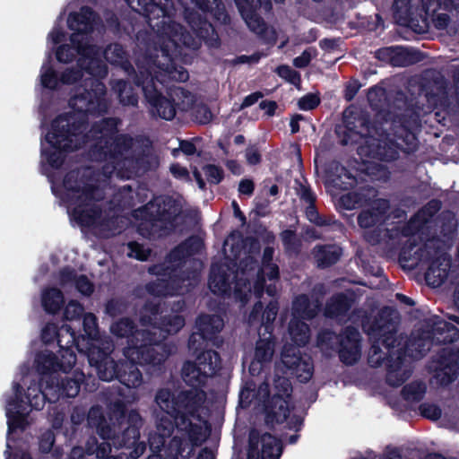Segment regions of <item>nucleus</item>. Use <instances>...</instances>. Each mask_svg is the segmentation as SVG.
<instances>
[{
	"mask_svg": "<svg viewBox=\"0 0 459 459\" xmlns=\"http://www.w3.org/2000/svg\"><path fill=\"white\" fill-rule=\"evenodd\" d=\"M67 22L74 30L71 45L60 46L56 51V59L69 63L78 56L80 69L76 70L83 74V78H88L91 91L73 97L70 100L72 112L61 115L52 122L46 142L42 143V158L51 167L58 168L65 152L89 143L91 159L104 163L102 178H93L91 169L71 171L63 181L61 197L67 204L72 219L81 226L92 228L98 233H117L122 229L124 219L114 211H102V204H98L103 197L100 187L113 175L128 178L133 173L146 170L149 167L144 165L143 158L135 157L134 140L117 134L114 118L101 119L92 126L88 134H82L86 129V119L108 109L105 85L97 79L105 77L108 69L89 37L98 24L91 11L82 8L79 13H71Z\"/></svg>",
	"mask_w": 459,
	"mask_h": 459,
	"instance_id": "1",
	"label": "nucleus"
},
{
	"mask_svg": "<svg viewBox=\"0 0 459 459\" xmlns=\"http://www.w3.org/2000/svg\"><path fill=\"white\" fill-rule=\"evenodd\" d=\"M206 394L202 391H185L177 397L169 389H160L155 395V403L165 413L150 435L152 449L164 445V438L170 437L167 455L175 457L184 451L190 452L202 445L210 435V427L204 415Z\"/></svg>",
	"mask_w": 459,
	"mask_h": 459,
	"instance_id": "2",
	"label": "nucleus"
},
{
	"mask_svg": "<svg viewBox=\"0 0 459 459\" xmlns=\"http://www.w3.org/2000/svg\"><path fill=\"white\" fill-rule=\"evenodd\" d=\"M76 363V355L74 351L65 350L59 351L56 357L53 352L43 351L35 359V367L39 373L46 375L45 387L39 388L36 384L30 385L27 392L22 396L19 385H13V398L7 401L6 417L8 436L15 429H24L30 424L29 417L30 408L39 410L44 406L45 401L50 403L57 401L61 396L74 397L79 394L81 383L84 374L74 369L72 377L61 378L60 373L68 374Z\"/></svg>",
	"mask_w": 459,
	"mask_h": 459,
	"instance_id": "3",
	"label": "nucleus"
},
{
	"mask_svg": "<svg viewBox=\"0 0 459 459\" xmlns=\"http://www.w3.org/2000/svg\"><path fill=\"white\" fill-rule=\"evenodd\" d=\"M167 19L168 21L164 20L156 31V43L160 46L161 55H157L156 59L148 61L146 68L140 64L137 65L139 72L148 70L151 74L150 69H153L152 65L159 68V72H155V78L160 84L166 82L167 79L179 82L188 79V74L185 69H178L172 65V58L181 46L197 48L204 40L209 47L215 48L219 43L218 35L212 24L203 19L197 12L186 10V20L195 36L186 32L181 24L171 18Z\"/></svg>",
	"mask_w": 459,
	"mask_h": 459,
	"instance_id": "4",
	"label": "nucleus"
},
{
	"mask_svg": "<svg viewBox=\"0 0 459 459\" xmlns=\"http://www.w3.org/2000/svg\"><path fill=\"white\" fill-rule=\"evenodd\" d=\"M396 323L397 315L390 307H384L373 318L367 317L362 321V327L372 341L368 363L372 367H378L386 360V381L393 386L401 385L411 374V361L403 355L401 342L397 343V348L394 344L397 339L389 342L395 332Z\"/></svg>",
	"mask_w": 459,
	"mask_h": 459,
	"instance_id": "5",
	"label": "nucleus"
},
{
	"mask_svg": "<svg viewBox=\"0 0 459 459\" xmlns=\"http://www.w3.org/2000/svg\"><path fill=\"white\" fill-rule=\"evenodd\" d=\"M344 129L339 133L345 134L342 140V144L359 143L358 153L367 161V159H378L392 160L398 157L401 151L412 152L417 147V139L406 126H400L395 132V143L389 134H379L375 130V135L369 134L370 130L368 121L363 116H350L344 112Z\"/></svg>",
	"mask_w": 459,
	"mask_h": 459,
	"instance_id": "6",
	"label": "nucleus"
},
{
	"mask_svg": "<svg viewBox=\"0 0 459 459\" xmlns=\"http://www.w3.org/2000/svg\"><path fill=\"white\" fill-rule=\"evenodd\" d=\"M158 304L149 301L140 312V323L146 330L138 332L126 350V355L134 361L141 363L161 364L171 349L160 343L169 334L177 333L185 325V319L179 315L164 316L160 325H157Z\"/></svg>",
	"mask_w": 459,
	"mask_h": 459,
	"instance_id": "7",
	"label": "nucleus"
},
{
	"mask_svg": "<svg viewBox=\"0 0 459 459\" xmlns=\"http://www.w3.org/2000/svg\"><path fill=\"white\" fill-rule=\"evenodd\" d=\"M274 250L268 247L264 248L262 259V266L257 269L255 262L250 255L242 257L238 269L234 273L232 279L235 280L234 291L242 300L246 301L251 292V281L254 291L259 296L264 289L265 277L269 281L277 280L279 277V268L273 262Z\"/></svg>",
	"mask_w": 459,
	"mask_h": 459,
	"instance_id": "8",
	"label": "nucleus"
},
{
	"mask_svg": "<svg viewBox=\"0 0 459 459\" xmlns=\"http://www.w3.org/2000/svg\"><path fill=\"white\" fill-rule=\"evenodd\" d=\"M128 427L118 436L109 425L107 424L100 407H92L88 414V424L95 428L103 440L112 441L116 448L132 449V459L139 458L145 451V444L139 441V428L142 426V418L135 411H131L127 415Z\"/></svg>",
	"mask_w": 459,
	"mask_h": 459,
	"instance_id": "9",
	"label": "nucleus"
},
{
	"mask_svg": "<svg viewBox=\"0 0 459 459\" xmlns=\"http://www.w3.org/2000/svg\"><path fill=\"white\" fill-rule=\"evenodd\" d=\"M135 215L143 220L139 226L142 234L147 230L150 235L161 236L183 221V204L180 200L160 197L136 211Z\"/></svg>",
	"mask_w": 459,
	"mask_h": 459,
	"instance_id": "10",
	"label": "nucleus"
},
{
	"mask_svg": "<svg viewBox=\"0 0 459 459\" xmlns=\"http://www.w3.org/2000/svg\"><path fill=\"white\" fill-rule=\"evenodd\" d=\"M137 83L142 85L145 98L152 107V112L166 120L175 117L176 107L184 110L192 103V96L180 87L170 91L169 99L162 97L158 91L153 76H151L148 70L140 71Z\"/></svg>",
	"mask_w": 459,
	"mask_h": 459,
	"instance_id": "11",
	"label": "nucleus"
},
{
	"mask_svg": "<svg viewBox=\"0 0 459 459\" xmlns=\"http://www.w3.org/2000/svg\"><path fill=\"white\" fill-rule=\"evenodd\" d=\"M291 393L290 383L286 377L274 379L272 399L266 405V420L268 422H287L290 429H296L302 423V419L290 411L289 397Z\"/></svg>",
	"mask_w": 459,
	"mask_h": 459,
	"instance_id": "12",
	"label": "nucleus"
},
{
	"mask_svg": "<svg viewBox=\"0 0 459 459\" xmlns=\"http://www.w3.org/2000/svg\"><path fill=\"white\" fill-rule=\"evenodd\" d=\"M220 368L219 354L213 351H206L197 356L195 361H186L182 368L184 382L192 386L190 391H204L202 389Z\"/></svg>",
	"mask_w": 459,
	"mask_h": 459,
	"instance_id": "13",
	"label": "nucleus"
},
{
	"mask_svg": "<svg viewBox=\"0 0 459 459\" xmlns=\"http://www.w3.org/2000/svg\"><path fill=\"white\" fill-rule=\"evenodd\" d=\"M319 301L316 299L309 300L306 295L299 296L292 305V318L289 325V335L297 346L306 345L310 339L307 325L301 321L313 318L318 312Z\"/></svg>",
	"mask_w": 459,
	"mask_h": 459,
	"instance_id": "14",
	"label": "nucleus"
},
{
	"mask_svg": "<svg viewBox=\"0 0 459 459\" xmlns=\"http://www.w3.org/2000/svg\"><path fill=\"white\" fill-rule=\"evenodd\" d=\"M334 339L339 341V355L343 363L351 365L360 359V334L357 329L348 327L339 337L330 332L322 333L318 336V345L324 349L328 342Z\"/></svg>",
	"mask_w": 459,
	"mask_h": 459,
	"instance_id": "15",
	"label": "nucleus"
},
{
	"mask_svg": "<svg viewBox=\"0 0 459 459\" xmlns=\"http://www.w3.org/2000/svg\"><path fill=\"white\" fill-rule=\"evenodd\" d=\"M114 345L110 338L100 340L93 344L91 348L87 349L89 363L95 367L99 377L103 381H111L117 377L119 369L109 353L113 351Z\"/></svg>",
	"mask_w": 459,
	"mask_h": 459,
	"instance_id": "16",
	"label": "nucleus"
},
{
	"mask_svg": "<svg viewBox=\"0 0 459 459\" xmlns=\"http://www.w3.org/2000/svg\"><path fill=\"white\" fill-rule=\"evenodd\" d=\"M281 453L282 444L276 437L256 429L250 432L247 459H279Z\"/></svg>",
	"mask_w": 459,
	"mask_h": 459,
	"instance_id": "17",
	"label": "nucleus"
},
{
	"mask_svg": "<svg viewBox=\"0 0 459 459\" xmlns=\"http://www.w3.org/2000/svg\"><path fill=\"white\" fill-rule=\"evenodd\" d=\"M238 6L242 18L247 27L257 35L264 36L267 39H273V32L269 31L263 19L256 13L258 8L264 11L271 9L270 0H235ZM277 3L283 0H274Z\"/></svg>",
	"mask_w": 459,
	"mask_h": 459,
	"instance_id": "18",
	"label": "nucleus"
},
{
	"mask_svg": "<svg viewBox=\"0 0 459 459\" xmlns=\"http://www.w3.org/2000/svg\"><path fill=\"white\" fill-rule=\"evenodd\" d=\"M281 363L290 373L295 376L300 382H307L313 375V365L307 355H301L297 347L285 344L281 355Z\"/></svg>",
	"mask_w": 459,
	"mask_h": 459,
	"instance_id": "19",
	"label": "nucleus"
},
{
	"mask_svg": "<svg viewBox=\"0 0 459 459\" xmlns=\"http://www.w3.org/2000/svg\"><path fill=\"white\" fill-rule=\"evenodd\" d=\"M40 82L43 87L50 90L56 89L60 83L79 84L82 87H86L88 86V78H83V74L74 68H67L58 77L50 64L45 63L40 70Z\"/></svg>",
	"mask_w": 459,
	"mask_h": 459,
	"instance_id": "20",
	"label": "nucleus"
},
{
	"mask_svg": "<svg viewBox=\"0 0 459 459\" xmlns=\"http://www.w3.org/2000/svg\"><path fill=\"white\" fill-rule=\"evenodd\" d=\"M393 310L397 315L396 325H398V313L394 309ZM394 338L397 339V342L394 344L397 347V343L401 342L403 352H407L408 357L413 359H420L424 356L430 350L433 344V339L429 331L413 333L408 341H404V338L402 335L397 334V325H395V332L393 334V337L389 340V342H393Z\"/></svg>",
	"mask_w": 459,
	"mask_h": 459,
	"instance_id": "21",
	"label": "nucleus"
},
{
	"mask_svg": "<svg viewBox=\"0 0 459 459\" xmlns=\"http://www.w3.org/2000/svg\"><path fill=\"white\" fill-rule=\"evenodd\" d=\"M150 273L157 275L169 276V281L163 278H159L155 281L147 285V292L154 298L166 295L183 294L185 291L189 290L188 286L191 285V283L184 286L178 285V280L170 276L171 272L169 266L165 268L162 265H155L150 268Z\"/></svg>",
	"mask_w": 459,
	"mask_h": 459,
	"instance_id": "22",
	"label": "nucleus"
},
{
	"mask_svg": "<svg viewBox=\"0 0 459 459\" xmlns=\"http://www.w3.org/2000/svg\"><path fill=\"white\" fill-rule=\"evenodd\" d=\"M274 350L275 341L272 332H259V339L255 343L254 358L249 368L253 375L258 373L265 364L271 362Z\"/></svg>",
	"mask_w": 459,
	"mask_h": 459,
	"instance_id": "23",
	"label": "nucleus"
},
{
	"mask_svg": "<svg viewBox=\"0 0 459 459\" xmlns=\"http://www.w3.org/2000/svg\"><path fill=\"white\" fill-rule=\"evenodd\" d=\"M363 207L364 209L358 216V223L361 228L367 229L384 221L389 204L385 199L370 198Z\"/></svg>",
	"mask_w": 459,
	"mask_h": 459,
	"instance_id": "24",
	"label": "nucleus"
},
{
	"mask_svg": "<svg viewBox=\"0 0 459 459\" xmlns=\"http://www.w3.org/2000/svg\"><path fill=\"white\" fill-rule=\"evenodd\" d=\"M430 368L435 372V377L440 385H448L459 376V356L446 353L438 364L431 365Z\"/></svg>",
	"mask_w": 459,
	"mask_h": 459,
	"instance_id": "25",
	"label": "nucleus"
},
{
	"mask_svg": "<svg viewBox=\"0 0 459 459\" xmlns=\"http://www.w3.org/2000/svg\"><path fill=\"white\" fill-rule=\"evenodd\" d=\"M127 4L139 13H143L148 17L150 26L158 29L161 26L163 21H168L170 18L168 14L166 8L160 6L154 0H126Z\"/></svg>",
	"mask_w": 459,
	"mask_h": 459,
	"instance_id": "26",
	"label": "nucleus"
},
{
	"mask_svg": "<svg viewBox=\"0 0 459 459\" xmlns=\"http://www.w3.org/2000/svg\"><path fill=\"white\" fill-rule=\"evenodd\" d=\"M59 283L65 290L75 286L84 296H90L94 290L93 284L85 275H77L73 270L64 269L59 273Z\"/></svg>",
	"mask_w": 459,
	"mask_h": 459,
	"instance_id": "27",
	"label": "nucleus"
},
{
	"mask_svg": "<svg viewBox=\"0 0 459 459\" xmlns=\"http://www.w3.org/2000/svg\"><path fill=\"white\" fill-rule=\"evenodd\" d=\"M450 268V259L446 254L437 255L426 273V281L429 285L436 288L446 280Z\"/></svg>",
	"mask_w": 459,
	"mask_h": 459,
	"instance_id": "28",
	"label": "nucleus"
},
{
	"mask_svg": "<svg viewBox=\"0 0 459 459\" xmlns=\"http://www.w3.org/2000/svg\"><path fill=\"white\" fill-rule=\"evenodd\" d=\"M128 362L122 364L121 368H119L117 378L119 381L127 387L136 388L141 385L143 378L142 374L136 364L139 365H152L157 366L158 364L153 363H141L138 361H134L130 359L126 355H124Z\"/></svg>",
	"mask_w": 459,
	"mask_h": 459,
	"instance_id": "29",
	"label": "nucleus"
},
{
	"mask_svg": "<svg viewBox=\"0 0 459 459\" xmlns=\"http://www.w3.org/2000/svg\"><path fill=\"white\" fill-rule=\"evenodd\" d=\"M262 309V303L256 302L249 315L248 322L251 325L261 323L264 325V332L271 331L270 325L275 320L278 314V304L276 301H271L261 315Z\"/></svg>",
	"mask_w": 459,
	"mask_h": 459,
	"instance_id": "30",
	"label": "nucleus"
},
{
	"mask_svg": "<svg viewBox=\"0 0 459 459\" xmlns=\"http://www.w3.org/2000/svg\"><path fill=\"white\" fill-rule=\"evenodd\" d=\"M229 267L227 265H212L209 278V288L216 294L226 293L230 289L231 282L230 279L231 274H228Z\"/></svg>",
	"mask_w": 459,
	"mask_h": 459,
	"instance_id": "31",
	"label": "nucleus"
},
{
	"mask_svg": "<svg viewBox=\"0 0 459 459\" xmlns=\"http://www.w3.org/2000/svg\"><path fill=\"white\" fill-rule=\"evenodd\" d=\"M224 323L219 316H201L196 320V328L205 339L212 341L215 339L216 333L223 328Z\"/></svg>",
	"mask_w": 459,
	"mask_h": 459,
	"instance_id": "32",
	"label": "nucleus"
},
{
	"mask_svg": "<svg viewBox=\"0 0 459 459\" xmlns=\"http://www.w3.org/2000/svg\"><path fill=\"white\" fill-rule=\"evenodd\" d=\"M328 180L333 186L340 189H348L353 186L356 179L341 164L334 162L329 169Z\"/></svg>",
	"mask_w": 459,
	"mask_h": 459,
	"instance_id": "33",
	"label": "nucleus"
},
{
	"mask_svg": "<svg viewBox=\"0 0 459 459\" xmlns=\"http://www.w3.org/2000/svg\"><path fill=\"white\" fill-rule=\"evenodd\" d=\"M111 445L112 441L105 440L101 444L98 445V442L95 437H90L86 443V454L87 455H96L99 459H128L131 457L130 454L128 455H124L123 453L118 455H110L111 452Z\"/></svg>",
	"mask_w": 459,
	"mask_h": 459,
	"instance_id": "34",
	"label": "nucleus"
},
{
	"mask_svg": "<svg viewBox=\"0 0 459 459\" xmlns=\"http://www.w3.org/2000/svg\"><path fill=\"white\" fill-rule=\"evenodd\" d=\"M142 328L134 331V323L128 318H122L110 325V333L117 338H126L127 340V345L124 348V355H126V350L130 346V342L134 335L138 332L146 330V327L141 325Z\"/></svg>",
	"mask_w": 459,
	"mask_h": 459,
	"instance_id": "35",
	"label": "nucleus"
},
{
	"mask_svg": "<svg viewBox=\"0 0 459 459\" xmlns=\"http://www.w3.org/2000/svg\"><path fill=\"white\" fill-rule=\"evenodd\" d=\"M394 16L402 25H407L417 12V6L411 0H394L393 4Z\"/></svg>",
	"mask_w": 459,
	"mask_h": 459,
	"instance_id": "36",
	"label": "nucleus"
},
{
	"mask_svg": "<svg viewBox=\"0 0 459 459\" xmlns=\"http://www.w3.org/2000/svg\"><path fill=\"white\" fill-rule=\"evenodd\" d=\"M374 195L373 191H367V193H347L340 197L339 205L346 210L363 207Z\"/></svg>",
	"mask_w": 459,
	"mask_h": 459,
	"instance_id": "37",
	"label": "nucleus"
},
{
	"mask_svg": "<svg viewBox=\"0 0 459 459\" xmlns=\"http://www.w3.org/2000/svg\"><path fill=\"white\" fill-rule=\"evenodd\" d=\"M342 255V249L336 246L316 247L314 256L319 266L335 264Z\"/></svg>",
	"mask_w": 459,
	"mask_h": 459,
	"instance_id": "38",
	"label": "nucleus"
},
{
	"mask_svg": "<svg viewBox=\"0 0 459 459\" xmlns=\"http://www.w3.org/2000/svg\"><path fill=\"white\" fill-rule=\"evenodd\" d=\"M41 302L47 312L55 314L64 303L63 293L56 288L46 289L42 292Z\"/></svg>",
	"mask_w": 459,
	"mask_h": 459,
	"instance_id": "39",
	"label": "nucleus"
},
{
	"mask_svg": "<svg viewBox=\"0 0 459 459\" xmlns=\"http://www.w3.org/2000/svg\"><path fill=\"white\" fill-rule=\"evenodd\" d=\"M105 59L112 65H120L128 70L127 56L123 48L118 44H111L103 52Z\"/></svg>",
	"mask_w": 459,
	"mask_h": 459,
	"instance_id": "40",
	"label": "nucleus"
},
{
	"mask_svg": "<svg viewBox=\"0 0 459 459\" xmlns=\"http://www.w3.org/2000/svg\"><path fill=\"white\" fill-rule=\"evenodd\" d=\"M112 90L115 91L123 105L135 106L137 97L133 93V89L123 80L113 81Z\"/></svg>",
	"mask_w": 459,
	"mask_h": 459,
	"instance_id": "41",
	"label": "nucleus"
},
{
	"mask_svg": "<svg viewBox=\"0 0 459 459\" xmlns=\"http://www.w3.org/2000/svg\"><path fill=\"white\" fill-rule=\"evenodd\" d=\"M83 329L85 334L89 339V347L91 348L93 344L97 343L100 340H105L108 338L107 336L100 337L99 334L98 325H97V317L91 314L87 313L83 316Z\"/></svg>",
	"mask_w": 459,
	"mask_h": 459,
	"instance_id": "42",
	"label": "nucleus"
},
{
	"mask_svg": "<svg viewBox=\"0 0 459 459\" xmlns=\"http://www.w3.org/2000/svg\"><path fill=\"white\" fill-rule=\"evenodd\" d=\"M201 247L202 242L199 238H191L170 253L169 261L176 262L177 260H180L184 255H190L197 252Z\"/></svg>",
	"mask_w": 459,
	"mask_h": 459,
	"instance_id": "43",
	"label": "nucleus"
},
{
	"mask_svg": "<svg viewBox=\"0 0 459 459\" xmlns=\"http://www.w3.org/2000/svg\"><path fill=\"white\" fill-rule=\"evenodd\" d=\"M57 342L60 347V351L65 350L73 351L72 347L76 342L75 333L68 325H64L57 332Z\"/></svg>",
	"mask_w": 459,
	"mask_h": 459,
	"instance_id": "44",
	"label": "nucleus"
},
{
	"mask_svg": "<svg viewBox=\"0 0 459 459\" xmlns=\"http://www.w3.org/2000/svg\"><path fill=\"white\" fill-rule=\"evenodd\" d=\"M349 308V300L343 294L334 296L325 307V315L328 316H335Z\"/></svg>",
	"mask_w": 459,
	"mask_h": 459,
	"instance_id": "45",
	"label": "nucleus"
},
{
	"mask_svg": "<svg viewBox=\"0 0 459 459\" xmlns=\"http://www.w3.org/2000/svg\"><path fill=\"white\" fill-rule=\"evenodd\" d=\"M426 391V386L422 383H411L403 387L402 393L405 400L410 402L420 401Z\"/></svg>",
	"mask_w": 459,
	"mask_h": 459,
	"instance_id": "46",
	"label": "nucleus"
},
{
	"mask_svg": "<svg viewBox=\"0 0 459 459\" xmlns=\"http://www.w3.org/2000/svg\"><path fill=\"white\" fill-rule=\"evenodd\" d=\"M438 210L439 203L437 201H431L416 214L411 223L415 228H419L420 224L427 222Z\"/></svg>",
	"mask_w": 459,
	"mask_h": 459,
	"instance_id": "47",
	"label": "nucleus"
},
{
	"mask_svg": "<svg viewBox=\"0 0 459 459\" xmlns=\"http://www.w3.org/2000/svg\"><path fill=\"white\" fill-rule=\"evenodd\" d=\"M171 437H172V435L170 436V437H166L164 438V440H165L164 445H162L160 448L151 449L152 454L150 455L147 459H178V457L179 455H181V456H188L191 454L193 449L190 452L184 451V452H182L181 454L178 455L175 457L168 456L167 455V448L169 446V440L171 439ZM150 448H152V447L150 446Z\"/></svg>",
	"mask_w": 459,
	"mask_h": 459,
	"instance_id": "48",
	"label": "nucleus"
},
{
	"mask_svg": "<svg viewBox=\"0 0 459 459\" xmlns=\"http://www.w3.org/2000/svg\"><path fill=\"white\" fill-rule=\"evenodd\" d=\"M385 91L380 87L372 88L368 93V100L370 105L376 109L382 107L383 103L385 101Z\"/></svg>",
	"mask_w": 459,
	"mask_h": 459,
	"instance_id": "49",
	"label": "nucleus"
},
{
	"mask_svg": "<svg viewBox=\"0 0 459 459\" xmlns=\"http://www.w3.org/2000/svg\"><path fill=\"white\" fill-rule=\"evenodd\" d=\"M83 307L77 301L71 300L65 307L64 316L66 320L78 319L83 314Z\"/></svg>",
	"mask_w": 459,
	"mask_h": 459,
	"instance_id": "50",
	"label": "nucleus"
},
{
	"mask_svg": "<svg viewBox=\"0 0 459 459\" xmlns=\"http://www.w3.org/2000/svg\"><path fill=\"white\" fill-rule=\"evenodd\" d=\"M195 121L200 124H207L212 118V114L206 105L199 104L194 108L193 111Z\"/></svg>",
	"mask_w": 459,
	"mask_h": 459,
	"instance_id": "51",
	"label": "nucleus"
},
{
	"mask_svg": "<svg viewBox=\"0 0 459 459\" xmlns=\"http://www.w3.org/2000/svg\"><path fill=\"white\" fill-rule=\"evenodd\" d=\"M128 249V255L138 260L144 261L150 255V249L135 242L129 243Z\"/></svg>",
	"mask_w": 459,
	"mask_h": 459,
	"instance_id": "52",
	"label": "nucleus"
},
{
	"mask_svg": "<svg viewBox=\"0 0 459 459\" xmlns=\"http://www.w3.org/2000/svg\"><path fill=\"white\" fill-rule=\"evenodd\" d=\"M320 103V99L317 94L308 93L302 98H300L298 101V105L300 109L303 110H311L318 106Z\"/></svg>",
	"mask_w": 459,
	"mask_h": 459,
	"instance_id": "53",
	"label": "nucleus"
},
{
	"mask_svg": "<svg viewBox=\"0 0 459 459\" xmlns=\"http://www.w3.org/2000/svg\"><path fill=\"white\" fill-rule=\"evenodd\" d=\"M279 76L281 78L287 80L288 82L297 84L300 81V76L299 73H297L295 70L291 69L288 65H281L276 70Z\"/></svg>",
	"mask_w": 459,
	"mask_h": 459,
	"instance_id": "54",
	"label": "nucleus"
},
{
	"mask_svg": "<svg viewBox=\"0 0 459 459\" xmlns=\"http://www.w3.org/2000/svg\"><path fill=\"white\" fill-rule=\"evenodd\" d=\"M316 55V50L314 48H307L303 53L293 60V65L298 68L306 67L311 59Z\"/></svg>",
	"mask_w": 459,
	"mask_h": 459,
	"instance_id": "55",
	"label": "nucleus"
},
{
	"mask_svg": "<svg viewBox=\"0 0 459 459\" xmlns=\"http://www.w3.org/2000/svg\"><path fill=\"white\" fill-rule=\"evenodd\" d=\"M55 441V437L52 431H45L39 437V450L42 453L50 452Z\"/></svg>",
	"mask_w": 459,
	"mask_h": 459,
	"instance_id": "56",
	"label": "nucleus"
},
{
	"mask_svg": "<svg viewBox=\"0 0 459 459\" xmlns=\"http://www.w3.org/2000/svg\"><path fill=\"white\" fill-rule=\"evenodd\" d=\"M421 414L430 420H437L441 416V410L435 404L423 403L420 405Z\"/></svg>",
	"mask_w": 459,
	"mask_h": 459,
	"instance_id": "57",
	"label": "nucleus"
},
{
	"mask_svg": "<svg viewBox=\"0 0 459 459\" xmlns=\"http://www.w3.org/2000/svg\"><path fill=\"white\" fill-rule=\"evenodd\" d=\"M207 179L213 184H218L222 178V170L214 165H207L204 168Z\"/></svg>",
	"mask_w": 459,
	"mask_h": 459,
	"instance_id": "58",
	"label": "nucleus"
},
{
	"mask_svg": "<svg viewBox=\"0 0 459 459\" xmlns=\"http://www.w3.org/2000/svg\"><path fill=\"white\" fill-rule=\"evenodd\" d=\"M429 255V251L428 247L424 248H419L415 253L413 257H410L406 255V252L403 251V256L404 259H408L411 261V266H417L421 261H423L425 258H427Z\"/></svg>",
	"mask_w": 459,
	"mask_h": 459,
	"instance_id": "59",
	"label": "nucleus"
},
{
	"mask_svg": "<svg viewBox=\"0 0 459 459\" xmlns=\"http://www.w3.org/2000/svg\"><path fill=\"white\" fill-rule=\"evenodd\" d=\"M58 330L54 324H48L42 330L41 336L44 342L48 343L57 336Z\"/></svg>",
	"mask_w": 459,
	"mask_h": 459,
	"instance_id": "60",
	"label": "nucleus"
},
{
	"mask_svg": "<svg viewBox=\"0 0 459 459\" xmlns=\"http://www.w3.org/2000/svg\"><path fill=\"white\" fill-rule=\"evenodd\" d=\"M245 157H246L247 162L249 165H256L261 161L260 152L255 146L248 147L246 150Z\"/></svg>",
	"mask_w": 459,
	"mask_h": 459,
	"instance_id": "61",
	"label": "nucleus"
},
{
	"mask_svg": "<svg viewBox=\"0 0 459 459\" xmlns=\"http://www.w3.org/2000/svg\"><path fill=\"white\" fill-rule=\"evenodd\" d=\"M125 304L118 300H111L106 306V312L111 316H116L125 310Z\"/></svg>",
	"mask_w": 459,
	"mask_h": 459,
	"instance_id": "62",
	"label": "nucleus"
},
{
	"mask_svg": "<svg viewBox=\"0 0 459 459\" xmlns=\"http://www.w3.org/2000/svg\"><path fill=\"white\" fill-rule=\"evenodd\" d=\"M205 340L206 339L203 337L199 332L193 333L188 341L189 349L194 351H198V349L203 346Z\"/></svg>",
	"mask_w": 459,
	"mask_h": 459,
	"instance_id": "63",
	"label": "nucleus"
},
{
	"mask_svg": "<svg viewBox=\"0 0 459 459\" xmlns=\"http://www.w3.org/2000/svg\"><path fill=\"white\" fill-rule=\"evenodd\" d=\"M360 83L356 80L350 82L346 86L344 94L346 100L351 101V100H353V98L360 89Z\"/></svg>",
	"mask_w": 459,
	"mask_h": 459,
	"instance_id": "64",
	"label": "nucleus"
}]
</instances>
